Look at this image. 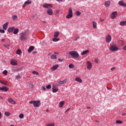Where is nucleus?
<instances>
[{
	"label": "nucleus",
	"mask_w": 126,
	"mask_h": 126,
	"mask_svg": "<svg viewBox=\"0 0 126 126\" xmlns=\"http://www.w3.org/2000/svg\"><path fill=\"white\" fill-rule=\"evenodd\" d=\"M18 16L16 15H14L12 17V19H13V20H16V19H17L18 18Z\"/></svg>",
	"instance_id": "473e14b6"
},
{
	"label": "nucleus",
	"mask_w": 126,
	"mask_h": 126,
	"mask_svg": "<svg viewBox=\"0 0 126 126\" xmlns=\"http://www.w3.org/2000/svg\"><path fill=\"white\" fill-rule=\"evenodd\" d=\"M68 54L73 59H78L79 58V54L76 51H70L68 52Z\"/></svg>",
	"instance_id": "f03ea898"
},
{
	"label": "nucleus",
	"mask_w": 126,
	"mask_h": 126,
	"mask_svg": "<svg viewBox=\"0 0 126 126\" xmlns=\"http://www.w3.org/2000/svg\"><path fill=\"white\" fill-rule=\"evenodd\" d=\"M93 28H97V23L96 22H93Z\"/></svg>",
	"instance_id": "c756f323"
},
{
	"label": "nucleus",
	"mask_w": 126,
	"mask_h": 126,
	"mask_svg": "<svg viewBox=\"0 0 126 126\" xmlns=\"http://www.w3.org/2000/svg\"><path fill=\"white\" fill-rule=\"evenodd\" d=\"M28 39V35L27 33L26 32H21L19 35V40H21V42H24V41H26Z\"/></svg>",
	"instance_id": "f257e3e1"
},
{
	"label": "nucleus",
	"mask_w": 126,
	"mask_h": 126,
	"mask_svg": "<svg viewBox=\"0 0 126 126\" xmlns=\"http://www.w3.org/2000/svg\"><path fill=\"white\" fill-rule=\"evenodd\" d=\"M4 47L6 48V49H7V50H9V47H10V45L8 44H6L4 45Z\"/></svg>",
	"instance_id": "72a5a7b5"
},
{
	"label": "nucleus",
	"mask_w": 126,
	"mask_h": 126,
	"mask_svg": "<svg viewBox=\"0 0 126 126\" xmlns=\"http://www.w3.org/2000/svg\"><path fill=\"white\" fill-rule=\"evenodd\" d=\"M56 1H58L59 2H63V0H56Z\"/></svg>",
	"instance_id": "5fc2aeb1"
},
{
	"label": "nucleus",
	"mask_w": 126,
	"mask_h": 126,
	"mask_svg": "<svg viewBox=\"0 0 126 126\" xmlns=\"http://www.w3.org/2000/svg\"><path fill=\"white\" fill-rule=\"evenodd\" d=\"M88 54H89V50L83 51V52H82L81 53V55L82 56H84V55H88Z\"/></svg>",
	"instance_id": "dca6fc26"
},
{
	"label": "nucleus",
	"mask_w": 126,
	"mask_h": 126,
	"mask_svg": "<svg viewBox=\"0 0 126 126\" xmlns=\"http://www.w3.org/2000/svg\"><path fill=\"white\" fill-rule=\"evenodd\" d=\"M75 81L79 83H82V80L79 77H77L75 78Z\"/></svg>",
	"instance_id": "b1692460"
},
{
	"label": "nucleus",
	"mask_w": 126,
	"mask_h": 126,
	"mask_svg": "<svg viewBox=\"0 0 126 126\" xmlns=\"http://www.w3.org/2000/svg\"><path fill=\"white\" fill-rule=\"evenodd\" d=\"M46 126H55V124H47L46 125Z\"/></svg>",
	"instance_id": "09e8293b"
},
{
	"label": "nucleus",
	"mask_w": 126,
	"mask_h": 126,
	"mask_svg": "<svg viewBox=\"0 0 126 126\" xmlns=\"http://www.w3.org/2000/svg\"><path fill=\"white\" fill-rule=\"evenodd\" d=\"M47 13L48 15H53V9L51 8L48 9V10H47Z\"/></svg>",
	"instance_id": "4468645a"
},
{
	"label": "nucleus",
	"mask_w": 126,
	"mask_h": 126,
	"mask_svg": "<svg viewBox=\"0 0 126 126\" xmlns=\"http://www.w3.org/2000/svg\"><path fill=\"white\" fill-rule=\"evenodd\" d=\"M116 124H123V121L120 120L116 121Z\"/></svg>",
	"instance_id": "49530a36"
},
{
	"label": "nucleus",
	"mask_w": 126,
	"mask_h": 126,
	"mask_svg": "<svg viewBox=\"0 0 126 126\" xmlns=\"http://www.w3.org/2000/svg\"><path fill=\"white\" fill-rule=\"evenodd\" d=\"M43 7L44 8H50L53 7V5L52 4H44L43 5Z\"/></svg>",
	"instance_id": "9b49d317"
},
{
	"label": "nucleus",
	"mask_w": 126,
	"mask_h": 126,
	"mask_svg": "<svg viewBox=\"0 0 126 126\" xmlns=\"http://www.w3.org/2000/svg\"><path fill=\"white\" fill-rule=\"evenodd\" d=\"M3 74H4V75H7V70H4L2 72Z\"/></svg>",
	"instance_id": "79ce46f5"
},
{
	"label": "nucleus",
	"mask_w": 126,
	"mask_h": 126,
	"mask_svg": "<svg viewBox=\"0 0 126 126\" xmlns=\"http://www.w3.org/2000/svg\"><path fill=\"white\" fill-rule=\"evenodd\" d=\"M46 112H49V109H47Z\"/></svg>",
	"instance_id": "774afa93"
},
{
	"label": "nucleus",
	"mask_w": 126,
	"mask_h": 126,
	"mask_svg": "<svg viewBox=\"0 0 126 126\" xmlns=\"http://www.w3.org/2000/svg\"><path fill=\"white\" fill-rule=\"evenodd\" d=\"M69 110V108H68V109L66 110L65 113H66V112H67V111H68Z\"/></svg>",
	"instance_id": "338daca9"
},
{
	"label": "nucleus",
	"mask_w": 126,
	"mask_h": 126,
	"mask_svg": "<svg viewBox=\"0 0 126 126\" xmlns=\"http://www.w3.org/2000/svg\"><path fill=\"white\" fill-rule=\"evenodd\" d=\"M0 83H1V84H3V85H5V86H7V84L1 80H0Z\"/></svg>",
	"instance_id": "4c0bfd02"
},
{
	"label": "nucleus",
	"mask_w": 126,
	"mask_h": 126,
	"mask_svg": "<svg viewBox=\"0 0 126 126\" xmlns=\"http://www.w3.org/2000/svg\"><path fill=\"white\" fill-rule=\"evenodd\" d=\"M29 87H30V88H33V84H32V83H29Z\"/></svg>",
	"instance_id": "c03bdc74"
},
{
	"label": "nucleus",
	"mask_w": 126,
	"mask_h": 126,
	"mask_svg": "<svg viewBox=\"0 0 126 126\" xmlns=\"http://www.w3.org/2000/svg\"><path fill=\"white\" fill-rule=\"evenodd\" d=\"M59 91V89L56 87L55 86H53L52 88V92L53 93H56V92H58Z\"/></svg>",
	"instance_id": "f3484780"
},
{
	"label": "nucleus",
	"mask_w": 126,
	"mask_h": 126,
	"mask_svg": "<svg viewBox=\"0 0 126 126\" xmlns=\"http://www.w3.org/2000/svg\"><path fill=\"white\" fill-rule=\"evenodd\" d=\"M8 102L9 104H12V105H16V102L11 97L8 98Z\"/></svg>",
	"instance_id": "0eeeda50"
},
{
	"label": "nucleus",
	"mask_w": 126,
	"mask_h": 126,
	"mask_svg": "<svg viewBox=\"0 0 126 126\" xmlns=\"http://www.w3.org/2000/svg\"><path fill=\"white\" fill-rule=\"evenodd\" d=\"M68 67H69V68H74V65H73L72 63H70L68 65Z\"/></svg>",
	"instance_id": "c9c22d12"
},
{
	"label": "nucleus",
	"mask_w": 126,
	"mask_h": 126,
	"mask_svg": "<svg viewBox=\"0 0 126 126\" xmlns=\"http://www.w3.org/2000/svg\"><path fill=\"white\" fill-rule=\"evenodd\" d=\"M63 105H64V101H61L59 103V107L63 108Z\"/></svg>",
	"instance_id": "393cba45"
},
{
	"label": "nucleus",
	"mask_w": 126,
	"mask_h": 126,
	"mask_svg": "<svg viewBox=\"0 0 126 126\" xmlns=\"http://www.w3.org/2000/svg\"><path fill=\"white\" fill-rule=\"evenodd\" d=\"M64 83H66V80H63V81H60L59 82V84H64Z\"/></svg>",
	"instance_id": "c85d7f7f"
},
{
	"label": "nucleus",
	"mask_w": 126,
	"mask_h": 126,
	"mask_svg": "<svg viewBox=\"0 0 126 126\" xmlns=\"http://www.w3.org/2000/svg\"><path fill=\"white\" fill-rule=\"evenodd\" d=\"M87 69L90 70L92 68V63L90 61H88L87 62Z\"/></svg>",
	"instance_id": "6e6552de"
},
{
	"label": "nucleus",
	"mask_w": 126,
	"mask_h": 126,
	"mask_svg": "<svg viewBox=\"0 0 126 126\" xmlns=\"http://www.w3.org/2000/svg\"><path fill=\"white\" fill-rule=\"evenodd\" d=\"M117 14H118V12L117 11L113 12L111 15V18H112V19H115V17H117Z\"/></svg>",
	"instance_id": "1a4fd4ad"
},
{
	"label": "nucleus",
	"mask_w": 126,
	"mask_h": 126,
	"mask_svg": "<svg viewBox=\"0 0 126 126\" xmlns=\"http://www.w3.org/2000/svg\"><path fill=\"white\" fill-rule=\"evenodd\" d=\"M51 60H57L58 58H57V55L53 54L51 56Z\"/></svg>",
	"instance_id": "a878e982"
},
{
	"label": "nucleus",
	"mask_w": 126,
	"mask_h": 126,
	"mask_svg": "<svg viewBox=\"0 0 126 126\" xmlns=\"http://www.w3.org/2000/svg\"><path fill=\"white\" fill-rule=\"evenodd\" d=\"M20 78H21V77L20 76V75H18L15 77L16 79H20Z\"/></svg>",
	"instance_id": "a19ab883"
},
{
	"label": "nucleus",
	"mask_w": 126,
	"mask_h": 126,
	"mask_svg": "<svg viewBox=\"0 0 126 126\" xmlns=\"http://www.w3.org/2000/svg\"><path fill=\"white\" fill-rule=\"evenodd\" d=\"M119 44H120V45H121V46H124V45H125V42H124V41H123V40H120Z\"/></svg>",
	"instance_id": "e433bc0d"
},
{
	"label": "nucleus",
	"mask_w": 126,
	"mask_h": 126,
	"mask_svg": "<svg viewBox=\"0 0 126 126\" xmlns=\"http://www.w3.org/2000/svg\"><path fill=\"white\" fill-rule=\"evenodd\" d=\"M58 61H59V62H63V59H58Z\"/></svg>",
	"instance_id": "13d9d810"
},
{
	"label": "nucleus",
	"mask_w": 126,
	"mask_h": 126,
	"mask_svg": "<svg viewBox=\"0 0 126 126\" xmlns=\"http://www.w3.org/2000/svg\"><path fill=\"white\" fill-rule=\"evenodd\" d=\"M59 35H60V32H56L54 33V37L55 38H57V37H59Z\"/></svg>",
	"instance_id": "cd10ccee"
},
{
	"label": "nucleus",
	"mask_w": 126,
	"mask_h": 126,
	"mask_svg": "<svg viewBox=\"0 0 126 126\" xmlns=\"http://www.w3.org/2000/svg\"><path fill=\"white\" fill-rule=\"evenodd\" d=\"M55 55H59V53H57L56 52H54Z\"/></svg>",
	"instance_id": "680f3d73"
},
{
	"label": "nucleus",
	"mask_w": 126,
	"mask_h": 126,
	"mask_svg": "<svg viewBox=\"0 0 126 126\" xmlns=\"http://www.w3.org/2000/svg\"><path fill=\"white\" fill-rule=\"evenodd\" d=\"M10 63L12 65H17L18 64L17 61L15 59H12L11 60Z\"/></svg>",
	"instance_id": "9d476101"
},
{
	"label": "nucleus",
	"mask_w": 126,
	"mask_h": 126,
	"mask_svg": "<svg viewBox=\"0 0 126 126\" xmlns=\"http://www.w3.org/2000/svg\"><path fill=\"white\" fill-rule=\"evenodd\" d=\"M116 69V67H113L112 68H111V70H115Z\"/></svg>",
	"instance_id": "6e6d98bb"
},
{
	"label": "nucleus",
	"mask_w": 126,
	"mask_h": 126,
	"mask_svg": "<svg viewBox=\"0 0 126 126\" xmlns=\"http://www.w3.org/2000/svg\"><path fill=\"white\" fill-rule=\"evenodd\" d=\"M51 55H52V53H51L48 54V56H51Z\"/></svg>",
	"instance_id": "0e129e2a"
},
{
	"label": "nucleus",
	"mask_w": 126,
	"mask_h": 126,
	"mask_svg": "<svg viewBox=\"0 0 126 126\" xmlns=\"http://www.w3.org/2000/svg\"><path fill=\"white\" fill-rule=\"evenodd\" d=\"M7 26H8V22L5 23L3 25V29L4 30H6L7 29Z\"/></svg>",
	"instance_id": "4be33fe9"
},
{
	"label": "nucleus",
	"mask_w": 126,
	"mask_h": 126,
	"mask_svg": "<svg viewBox=\"0 0 126 126\" xmlns=\"http://www.w3.org/2000/svg\"><path fill=\"white\" fill-rule=\"evenodd\" d=\"M75 14L77 16H79V15H80V14H81V12H80L79 11H77L75 12Z\"/></svg>",
	"instance_id": "7c9ffc66"
},
{
	"label": "nucleus",
	"mask_w": 126,
	"mask_h": 126,
	"mask_svg": "<svg viewBox=\"0 0 126 126\" xmlns=\"http://www.w3.org/2000/svg\"><path fill=\"white\" fill-rule=\"evenodd\" d=\"M59 13H60V10H57L56 11V14H59Z\"/></svg>",
	"instance_id": "864d4df0"
},
{
	"label": "nucleus",
	"mask_w": 126,
	"mask_h": 126,
	"mask_svg": "<svg viewBox=\"0 0 126 126\" xmlns=\"http://www.w3.org/2000/svg\"><path fill=\"white\" fill-rule=\"evenodd\" d=\"M100 20L101 22H104V21H105V19L102 18H100Z\"/></svg>",
	"instance_id": "4d7b16f0"
},
{
	"label": "nucleus",
	"mask_w": 126,
	"mask_h": 126,
	"mask_svg": "<svg viewBox=\"0 0 126 126\" xmlns=\"http://www.w3.org/2000/svg\"><path fill=\"white\" fill-rule=\"evenodd\" d=\"M123 50H125V51H126V45L124 46Z\"/></svg>",
	"instance_id": "bf43d9fd"
},
{
	"label": "nucleus",
	"mask_w": 126,
	"mask_h": 126,
	"mask_svg": "<svg viewBox=\"0 0 126 126\" xmlns=\"http://www.w3.org/2000/svg\"><path fill=\"white\" fill-rule=\"evenodd\" d=\"M5 31H4V30H2V29L0 30V33H5Z\"/></svg>",
	"instance_id": "de8ad7c7"
},
{
	"label": "nucleus",
	"mask_w": 126,
	"mask_h": 126,
	"mask_svg": "<svg viewBox=\"0 0 126 126\" xmlns=\"http://www.w3.org/2000/svg\"><path fill=\"white\" fill-rule=\"evenodd\" d=\"M12 71H13V72H15V71H18V69H13L12 70Z\"/></svg>",
	"instance_id": "3c124183"
},
{
	"label": "nucleus",
	"mask_w": 126,
	"mask_h": 126,
	"mask_svg": "<svg viewBox=\"0 0 126 126\" xmlns=\"http://www.w3.org/2000/svg\"><path fill=\"white\" fill-rule=\"evenodd\" d=\"M18 32H19V29L15 28L14 31L13 32V34H14V35H16V34H18Z\"/></svg>",
	"instance_id": "aec40b11"
},
{
	"label": "nucleus",
	"mask_w": 126,
	"mask_h": 126,
	"mask_svg": "<svg viewBox=\"0 0 126 126\" xmlns=\"http://www.w3.org/2000/svg\"><path fill=\"white\" fill-rule=\"evenodd\" d=\"M34 50V46H31L29 47L28 52L29 53H31V52H32V51H33Z\"/></svg>",
	"instance_id": "5701e85b"
},
{
	"label": "nucleus",
	"mask_w": 126,
	"mask_h": 126,
	"mask_svg": "<svg viewBox=\"0 0 126 126\" xmlns=\"http://www.w3.org/2000/svg\"><path fill=\"white\" fill-rule=\"evenodd\" d=\"M16 54H17V55H21V54H22V52H21V50L18 49L16 51Z\"/></svg>",
	"instance_id": "f704fd0d"
},
{
	"label": "nucleus",
	"mask_w": 126,
	"mask_h": 126,
	"mask_svg": "<svg viewBox=\"0 0 126 126\" xmlns=\"http://www.w3.org/2000/svg\"><path fill=\"white\" fill-rule=\"evenodd\" d=\"M109 49L111 52H117V51H119V48L116 45H111Z\"/></svg>",
	"instance_id": "39448f33"
},
{
	"label": "nucleus",
	"mask_w": 126,
	"mask_h": 126,
	"mask_svg": "<svg viewBox=\"0 0 126 126\" xmlns=\"http://www.w3.org/2000/svg\"><path fill=\"white\" fill-rule=\"evenodd\" d=\"M73 16V14L72 13V9L71 8H69L68 11V14L66 16V18L67 19H69V18H71Z\"/></svg>",
	"instance_id": "20e7f679"
},
{
	"label": "nucleus",
	"mask_w": 126,
	"mask_h": 126,
	"mask_svg": "<svg viewBox=\"0 0 126 126\" xmlns=\"http://www.w3.org/2000/svg\"><path fill=\"white\" fill-rule=\"evenodd\" d=\"M0 90H1V91L7 92L8 91V88H7V87H0Z\"/></svg>",
	"instance_id": "2eb2a0df"
},
{
	"label": "nucleus",
	"mask_w": 126,
	"mask_h": 126,
	"mask_svg": "<svg viewBox=\"0 0 126 126\" xmlns=\"http://www.w3.org/2000/svg\"><path fill=\"white\" fill-rule=\"evenodd\" d=\"M59 64H56L53 65L51 68V69L52 70V71H56L59 68Z\"/></svg>",
	"instance_id": "f8f14e48"
},
{
	"label": "nucleus",
	"mask_w": 126,
	"mask_h": 126,
	"mask_svg": "<svg viewBox=\"0 0 126 126\" xmlns=\"http://www.w3.org/2000/svg\"><path fill=\"white\" fill-rule=\"evenodd\" d=\"M30 104H32L33 105V107H36V108H38V107H40L41 106V102L40 100H32L29 102Z\"/></svg>",
	"instance_id": "7ed1b4c3"
},
{
	"label": "nucleus",
	"mask_w": 126,
	"mask_h": 126,
	"mask_svg": "<svg viewBox=\"0 0 126 126\" xmlns=\"http://www.w3.org/2000/svg\"><path fill=\"white\" fill-rule=\"evenodd\" d=\"M51 88H52V86L51 85H48L46 86L47 89H51Z\"/></svg>",
	"instance_id": "a18cd8bd"
},
{
	"label": "nucleus",
	"mask_w": 126,
	"mask_h": 126,
	"mask_svg": "<svg viewBox=\"0 0 126 126\" xmlns=\"http://www.w3.org/2000/svg\"><path fill=\"white\" fill-rule=\"evenodd\" d=\"M42 90H43V91H46V88L45 87H42Z\"/></svg>",
	"instance_id": "603ef678"
},
{
	"label": "nucleus",
	"mask_w": 126,
	"mask_h": 126,
	"mask_svg": "<svg viewBox=\"0 0 126 126\" xmlns=\"http://www.w3.org/2000/svg\"><path fill=\"white\" fill-rule=\"evenodd\" d=\"M37 53V51H33L32 54L34 55L35 54Z\"/></svg>",
	"instance_id": "052dcab7"
},
{
	"label": "nucleus",
	"mask_w": 126,
	"mask_h": 126,
	"mask_svg": "<svg viewBox=\"0 0 126 126\" xmlns=\"http://www.w3.org/2000/svg\"><path fill=\"white\" fill-rule=\"evenodd\" d=\"M31 3H32V1L29 0H27L23 5V8H24L26 5H28V4H31Z\"/></svg>",
	"instance_id": "ddd939ff"
},
{
	"label": "nucleus",
	"mask_w": 126,
	"mask_h": 126,
	"mask_svg": "<svg viewBox=\"0 0 126 126\" xmlns=\"http://www.w3.org/2000/svg\"><path fill=\"white\" fill-rule=\"evenodd\" d=\"M4 39H1V42H3V41H4Z\"/></svg>",
	"instance_id": "69168bd1"
},
{
	"label": "nucleus",
	"mask_w": 126,
	"mask_h": 126,
	"mask_svg": "<svg viewBox=\"0 0 126 126\" xmlns=\"http://www.w3.org/2000/svg\"><path fill=\"white\" fill-rule=\"evenodd\" d=\"M19 118L20 119H23V118H24V115H23V114H20Z\"/></svg>",
	"instance_id": "37998d69"
},
{
	"label": "nucleus",
	"mask_w": 126,
	"mask_h": 126,
	"mask_svg": "<svg viewBox=\"0 0 126 126\" xmlns=\"http://www.w3.org/2000/svg\"><path fill=\"white\" fill-rule=\"evenodd\" d=\"M32 74H35V75H39V73L36 71H32Z\"/></svg>",
	"instance_id": "ea45409f"
},
{
	"label": "nucleus",
	"mask_w": 126,
	"mask_h": 126,
	"mask_svg": "<svg viewBox=\"0 0 126 126\" xmlns=\"http://www.w3.org/2000/svg\"><path fill=\"white\" fill-rule=\"evenodd\" d=\"M119 5H121V6H126V3L124 2V1L121 0L119 2Z\"/></svg>",
	"instance_id": "412c9836"
},
{
	"label": "nucleus",
	"mask_w": 126,
	"mask_h": 126,
	"mask_svg": "<svg viewBox=\"0 0 126 126\" xmlns=\"http://www.w3.org/2000/svg\"><path fill=\"white\" fill-rule=\"evenodd\" d=\"M120 25L121 26H124V25H126V21H122L120 23Z\"/></svg>",
	"instance_id": "bb28decb"
},
{
	"label": "nucleus",
	"mask_w": 126,
	"mask_h": 126,
	"mask_svg": "<svg viewBox=\"0 0 126 126\" xmlns=\"http://www.w3.org/2000/svg\"><path fill=\"white\" fill-rule=\"evenodd\" d=\"M122 116H126V113H123L122 114Z\"/></svg>",
	"instance_id": "e2e57ef3"
},
{
	"label": "nucleus",
	"mask_w": 126,
	"mask_h": 126,
	"mask_svg": "<svg viewBox=\"0 0 126 126\" xmlns=\"http://www.w3.org/2000/svg\"><path fill=\"white\" fill-rule=\"evenodd\" d=\"M94 63H98V62H99V60H98V59H95L94 61Z\"/></svg>",
	"instance_id": "8fccbe9b"
},
{
	"label": "nucleus",
	"mask_w": 126,
	"mask_h": 126,
	"mask_svg": "<svg viewBox=\"0 0 126 126\" xmlns=\"http://www.w3.org/2000/svg\"><path fill=\"white\" fill-rule=\"evenodd\" d=\"M61 40L60 38H58L57 37H55L53 39V42H58Z\"/></svg>",
	"instance_id": "2f4dec72"
},
{
	"label": "nucleus",
	"mask_w": 126,
	"mask_h": 126,
	"mask_svg": "<svg viewBox=\"0 0 126 126\" xmlns=\"http://www.w3.org/2000/svg\"><path fill=\"white\" fill-rule=\"evenodd\" d=\"M105 41L106 43H110L112 41V36L110 34H108L105 37Z\"/></svg>",
	"instance_id": "423d86ee"
},
{
	"label": "nucleus",
	"mask_w": 126,
	"mask_h": 126,
	"mask_svg": "<svg viewBox=\"0 0 126 126\" xmlns=\"http://www.w3.org/2000/svg\"><path fill=\"white\" fill-rule=\"evenodd\" d=\"M4 115L6 116L7 117H8L9 116H10V113L7 112H5Z\"/></svg>",
	"instance_id": "58836bf2"
},
{
	"label": "nucleus",
	"mask_w": 126,
	"mask_h": 126,
	"mask_svg": "<svg viewBox=\"0 0 126 126\" xmlns=\"http://www.w3.org/2000/svg\"><path fill=\"white\" fill-rule=\"evenodd\" d=\"M110 4H111V1H110L109 0L106 1L104 3V5L105 6H106V7H109Z\"/></svg>",
	"instance_id": "6ab92c4d"
},
{
	"label": "nucleus",
	"mask_w": 126,
	"mask_h": 126,
	"mask_svg": "<svg viewBox=\"0 0 126 126\" xmlns=\"http://www.w3.org/2000/svg\"><path fill=\"white\" fill-rule=\"evenodd\" d=\"M15 28H14V27L9 28L7 29V32H8V33H12V32H13V31H14Z\"/></svg>",
	"instance_id": "a211bd4d"
}]
</instances>
